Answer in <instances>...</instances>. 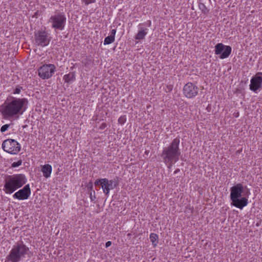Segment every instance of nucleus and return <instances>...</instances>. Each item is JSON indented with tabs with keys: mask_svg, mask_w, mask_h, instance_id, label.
<instances>
[{
	"mask_svg": "<svg viewBox=\"0 0 262 262\" xmlns=\"http://www.w3.org/2000/svg\"><path fill=\"white\" fill-rule=\"evenodd\" d=\"M28 103L26 98L10 97L1 106L0 112L6 119H17L26 111Z\"/></svg>",
	"mask_w": 262,
	"mask_h": 262,
	"instance_id": "1",
	"label": "nucleus"
},
{
	"mask_svg": "<svg viewBox=\"0 0 262 262\" xmlns=\"http://www.w3.org/2000/svg\"><path fill=\"white\" fill-rule=\"evenodd\" d=\"M180 142V139L176 138L168 147L163 149L162 154L163 161L168 165V167L171 166L179 160L181 154L179 148Z\"/></svg>",
	"mask_w": 262,
	"mask_h": 262,
	"instance_id": "2",
	"label": "nucleus"
},
{
	"mask_svg": "<svg viewBox=\"0 0 262 262\" xmlns=\"http://www.w3.org/2000/svg\"><path fill=\"white\" fill-rule=\"evenodd\" d=\"M27 181V178L24 174L8 175L4 180L3 190L6 194H12L23 186Z\"/></svg>",
	"mask_w": 262,
	"mask_h": 262,
	"instance_id": "3",
	"label": "nucleus"
},
{
	"mask_svg": "<svg viewBox=\"0 0 262 262\" xmlns=\"http://www.w3.org/2000/svg\"><path fill=\"white\" fill-rule=\"evenodd\" d=\"M30 249L22 241L17 242L10 250L7 258L11 262H19L26 257H30Z\"/></svg>",
	"mask_w": 262,
	"mask_h": 262,
	"instance_id": "4",
	"label": "nucleus"
},
{
	"mask_svg": "<svg viewBox=\"0 0 262 262\" xmlns=\"http://www.w3.org/2000/svg\"><path fill=\"white\" fill-rule=\"evenodd\" d=\"M244 191V186L241 183H238L230 188V200L231 205L242 209L248 203V197H242Z\"/></svg>",
	"mask_w": 262,
	"mask_h": 262,
	"instance_id": "5",
	"label": "nucleus"
},
{
	"mask_svg": "<svg viewBox=\"0 0 262 262\" xmlns=\"http://www.w3.org/2000/svg\"><path fill=\"white\" fill-rule=\"evenodd\" d=\"M49 22L51 24L52 28L55 30L62 31L64 29L66 25V14L62 12H55L50 17Z\"/></svg>",
	"mask_w": 262,
	"mask_h": 262,
	"instance_id": "6",
	"label": "nucleus"
},
{
	"mask_svg": "<svg viewBox=\"0 0 262 262\" xmlns=\"http://www.w3.org/2000/svg\"><path fill=\"white\" fill-rule=\"evenodd\" d=\"M2 147L5 151L9 154L16 155L20 151L21 145L14 139H8L3 141Z\"/></svg>",
	"mask_w": 262,
	"mask_h": 262,
	"instance_id": "7",
	"label": "nucleus"
},
{
	"mask_svg": "<svg viewBox=\"0 0 262 262\" xmlns=\"http://www.w3.org/2000/svg\"><path fill=\"white\" fill-rule=\"evenodd\" d=\"M56 69V66L54 64L45 63L38 68V76L42 79H48L53 76Z\"/></svg>",
	"mask_w": 262,
	"mask_h": 262,
	"instance_id": "8",
	"label": "nucleus"
},
{
	"mask_svg": "<svg viewBox=\"0 0 262 262\" xmlns=\"http://www.w3.org/2000/svg\"><path fill=\"white\" fill-rule=\"evenodd\" d=\"M51 41V37L45 30H39L34 34V43L37 46H47Z\"/></svg>",
	"mask_w": 262,
	"mask_h": 262,
	"instance_id": "9",
	"label": "nucleus"
},
{
	"mask_svg": "<svg viewBox=\"0 0 262 262\" xmlns=\"http://www.w3.org/2000/svg\"><path fill=\"white\" fill-rule=\"evenodd\" d=\"M232 48L229 46H225L222 43H217L215 46L214 53L220 55L221 59H225L229 57L231 53Z\"/></svg>",
	"mask_w": 262,
	"mask_h": 262,
	"instance_id": "10",
	"label": "nucleus"
},
{
	"mask_svg": "<svg viewBox=\"0 0 262 262\" xmlns=\"http://www.w3.org/2000/svg\"><path fill=\"white\" fill-rule=\"evenodd\" d=\"M262 87V72H258L250 80L249 89L251 91L257 93Z\"/></svg>",
	"mask_w": 262,
	"mask_h": 262,
	"instance_id": "11",
	"label": "nucleus"
},
{
	"mask_svg": "<svg viewBox=\"0 0 262 262\" xmlns=\"http://www.w3.org/2000/svg\"><path fill=\"white\" fill-rule=\"evenodd\" d=\"M31 194V190L30 185L27 184L25 186L16 191L13 194L12 197L14 199L18 200H26L29 199Z\"/></svg>",
	"mask_w": 262,
	"mask_h": 262,
	"instance_id": "12",
	"label": "nucleus"
},
{
	"mask_svg": "<svg viewBox=\"0 0 262 262\" xmlns=\"http://www.w3.org/2000/svg\"><path fill=\"white\" fill-rule=\"evenodd\" d=\"M198 86L191 82L187 83L183 89L184 95L188 98L195 97L198 94Z\"/></svg>",
	"mask_w": 262,
	"mask_h": 262,
	"instance_id": "13",
	"label": "nucleus"
},
{
	"mask_svg": "<svg viewBox=\"0 0 262 262\" xmlns=\"http://www.w3.org/2000/svg\"><path fill=\"white\" fill-rule=\"evenodd\" d=\"M138 31L134 36L136 40H141L145 39L148 33V29L145 26V23H140L138 26Z\"/></svg>",
	"mask_w": 262,
	"mask_h": 262,
	"instance_id": "14",
	"label": "nucleus"
},
{
	"mask_svg": "<svg viewBox=\"0 0 262 262\" xmlns=\"http://www.w3.org/2000/svg\"><path fill=\"white\" fill-rule=\"evenodd\" d=\"M102 181V185L101 187L102 188L103 192L105 195H108L110 190L111 189H113L116 186L115 182L112 180H109L106 178H104L103 180Z\"/></svg>",
	"mask_w": 262,
	"mask_h": 262,
	"instance_id": "15",
	"label": "nucleus"
},
{
	"mask_svg": "<svg viewBox=\"0 0 262 262\" xmlns=\"http://www.w3.org/2000/svg\"><path fill=\"white\" fill-rule=\"evenodd\" d=\"M63 80L65 83L71 84L76 80L75 74L74 72H70L63 76Z\"/></svg>",
	"mask_w": 262,
	"mask_h": 262,
	"instance_id": "16",
	"label": "nucleus"
},
{
	"mask_svg": "<svg viewBox=\"0 0 262 262\" xmlns=\"http://www.w3.org/2000/svg\"><path fill=\"white\" fill-rule=\"evenodd\" d=\"M52 170V168L51 165H50V164H46L43 165L41 169V171L42 172L43 176L46 178H49L50 177Z\"/></svg>",
	"mask_w": 262,
	"mask_h": 262,
	"instance_id": "17",
	"label": "nucleus"
},
{
	"mask_svg": "<svg viewBox=\"0 0 262 262\" xmlns=\"http://www.w3.org/2000/svg\"><path fill=\"white\" fill-rule=\"evenodd\" d=\"M23 90V86L17 84L11 88V94L13 95H19Z\"/></svg>",
	"mask_w": 262,
	"mask_h": 262,
	"instance_id": "18",
	"label": "nucleus"
},
{
	"mask_svg": "<svg viewBox=\"0 0 262 262\" xmlns=\"http://www.w3.org/2000/svg\"><path fill=\"white\" fill-rule=\"evenodd\" d=\"M149 239L154 247H156L157 246L158 239V235L154 233H150L149 235Z\"/></svg>",
	"mask_w": 262,
	"mask_h": 262,
	"instance_id": "19",
	"label": "nucleus"
},
{
	"mask_svg": "<svg viewBox=\"0 0 262 262\" xmlns=\"http://www.w3.org/2000/svg\"><path fill=\"white\" fill-rule=\"evenodd\" d=\"M115 37H113L111 35H109L105 38L103 42L104 45H109L115 41Z\"/></svg>",
	"mask_w": 262,
	"mask_h": 262,
	"instance_id": "20",
	"label": "nucleus"
},
{
	"mask_svg": "<svg viewBox=\"0 0 262 262\" xmlns=\"http://www.w3.org/2000/svg\"><path fill=\"white\" fill-rule=\"evenodd\" d=\"M126 121V118L125 116H120L118 120V123L121 125L124 124Z\"/></svg>",
	"mask_w": 262,
	"mask_h": 262,
	"instance_id": "21",
	"label": "nucleus"
},
{
	"mask_svg": "<svg viewBox=\"0 0 262 262\" xmlns=\"http://www.w3.org/2000/svg\"><path fill=\"white\" fill-rule=\"evenodd\" d=\"M22 164V161L21 160H19L17 162H14L12 164V167L15 168L18 167L20 166Z\"/></svg>",
	"mask_w": 262,
	"mask_h": 262,
	"instance_id": "22",
	"label": "nucleus"
},
{
	"mask_svg": "<svg viewBox=\"0 0 262 262\" xmlns=\"http://www.w3.org/2000/svg\"><path fill=\"white\" fill-rule=\"evenodd\" d=\"M10 125L8 124H6L3 125L1 128V132L2 133H4V132H6L8 129Z\"/></svg>",
	"mask_w": 262,
	"mask_h": 262,
	"instance_id": "23",
	"label": "nucleus"
},
{
	"mask_svg": "<svg viewBox=\"0 0 262 262\" xmlns=\"http://www.w3.org/2000/svg\"><path fill=\"white\" fill-rule=\"evenodd\" d=\"M96 0H81V2L84 3L85 5L88 6V5L96 2Z\"/></svg>",
	"mask_w": 262,
	"mask_h": 262,
	"instance_id": "24",
	"label": "nucleus"
},
{
	"mask_svg": "<svg viewBox=\"0 0 262 262\" xmlns=\"http://www.w3.org/2000/svg\"><path fill=\"white\" fill-rule=\"evenodd\" d=\"M102 180H103V179H97L94 183L95 185L97 186L100 184V185H101V186H102Z\"/></svg>",
	"mask_w": 262,
	"mask_h": 262,
	"instance_id": "25",
	"label": "nucleus"
},
{
	"mask_svg": "<svg viewBox=\"0 0 262 262\" xmlns=\"http://www.w3.org/2000/svg\"><path fill=\"white\" fill-rule=\"evenodd\" d=\"M90 198L91 201H94L95 199L96 196L95 195V191H94V195H93L92 192H91L90 193Z\"/></svg>",
	"mask_w": 262,
	"mask_h": 262,
	"instance_id": "26",
	"label": "nucleus"
},
{
	"mask_svg": "<svg viewBox=\"0 0 262 262\" xmlns=\"http://www.w3.org/2000/svg\"><path fill=\"white\" fill-rule=\"evenodd\" d=\"M116 33V29H112L111 30V35L113 37H115V35Z\"/></svg>",
	"mask_w": 262,
	"mask_h": 262,
	"instance_id": "27",
	"label": "nucleus"
},
{
	"mask_svg": "<svg viewBox=\"0 0 262 262\" xmlns=\"http://www.w3.org/2000/svg\"><path fill=\"white\" fill-rule=\"evenodd\" d=\"M107 126V125L105 123H103L101 124V125L100 126L99 128L101 129H104L105 128H106Z\"/></svg>",
	"mask_w": 262,
	"mask_h": 262,
	"instance_id": "28",
	"label": "nucleus"
},
{
	"mask_svg": "<svg viewBox=\"0 0 262 262\" xmlns=\"http://www.w3.org/2000/svg\"><path fill=\"white\" fill-rule=\"evenodd\" d=\"M112 245V242L111 241H108L105 243V247L106 248L110 247Z\"/></svg>",
	"mask_w": 262,
	"mask_h": 262,
	"instance_id": "29",
	"label": "nucleus"
},
{
	"mask_svg": "<svg viewBox=\"0 0 262 262\" xmlns=\"http://www.w3.org/2000/svg\"><path fill=\"white\" fill-rule=\"evenodd\" d=\"M201 7H203V8H204L205 10H207L204 4H202L201 5H200V8L201 9Z\"/></svg>",
	"mask_w": 262,
	"mask_h": 262,
	"instance_id": "30",
	"label": "nucleus"
},
{
	"mask_svg": "<svg viewBox=\"0 0 262 262\" xmlns=\"http://www.w3.org/2000/svg\"><path fill=\"white\" fill-rule=\"evenodd\" d=\"M149 27L151 25V21L150 20H148V23L147 24Z\"/></svg>",
	"mask_w": 262,
	"mask_h": 262,
	"instance_id": "31",
	"label": "nucleus"
}]
</instances>
